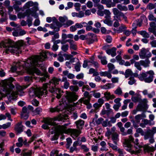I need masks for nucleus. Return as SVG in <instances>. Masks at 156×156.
Segmentation results:
<instances>
[{
	"instance_id": "38",
	"label": "nucleus",
	"mask_w": 156,
	"mask_h": 156,
	"mask_svg": "<svg viewBox=\"0 0 156 156\" xmlns=\"http://www.w3.org/2000/svg\"><path fill=\"white\" fill-rule=\"evenodd\" d=\"M36 3H34L32 1H29L27 2L24 5L26 8H29L30 7H32L36 5Z\"/></svg>"
},
{
	"instance_id": "27",
	"label": "nucleus",
	"mask_w": 156,
	"mask_h": 156,
	"mask_svg": "<svg viewBox=\"0 0 156 156\" xmlns=\"http://www.w3.org/2000/svg\"><path fill=\"white\" fill-rule=\"evenodd\" d=\"M138 142V139H136L135 140V141H134L133 142L136 144V145L135 146V147L137 149H138L139 148V149H138L136 151L137 152V153H139L141 151V148L142 147L141 146L138 145L139 144Z\"/></svg>"
},
{
	"instance_id": "45",
	"label": "nucleus",
	"mask_w": 156,
	"mask_h": 156,
	"mask_svg": "<svg viewBox=\"0 0 156 156\" xmlns=\"http://www.w3.org/2000/svg\"><path fill=\"white\" fill-rule=\"evenodd\" d=\"M87 23L85 22H82L80 23H76L75 25L76 27V29L77 28H81L83 26V25L86 24Z\"/></svg>"
},
{
	"instance_id": "22",
	"label": "nucleus",
	"mask_w": 156,
	"mask_h": 156,
	"mask_svg": "<svg viewBox=\"0 0 156 156\" xmlns=\"http://www.w3.org/2000/svg\"><path fill=\"white\" fill-rule=\"evenodd\" d=\"M104 97L107 100L109 99H112L115 98L114 95L113 94H111L110 92L107 91L104 93Z\"/></svg>"
},
{
	"instance_id": "2",
	"label": "nucleus",
	"mask_w": 156,
	"mask_h": 156,
	"mask_svg": "<svg viewBox=\"0 0 156 156\" xmlns=\"http://www.w3.org/2000/svg\"><path fill=\"white\" fill-rule=\"evenodd\" d=\"M13 79L11 78L10 79L4 80L2 81L0 83L1 86V89L3 91H5L7 94H11L9 97V99H15L17 95L22 96L24 94L23 91V89L27 88L28 86H24L23 87L19 85H16V89L17 92H14L12 90V88H14V86L12 84Z\"/></svg>"
},
{
	"instance_id": "19",
	"label": "nucleus",
	"mask_w": 156,
	"mask_h": 156,
	"mask_svg": "<svg viewBox=\"0 0 156 156\" xmlns=\"http://www.w3.org/2000/svg\"><path fill=\"white\" fill-rule=\"evenodd\" d=\"M99 74L101 76H106L108 79H111L112 76L111 72L108 71L104 72L101 71L99 73Z\"/></svg>"
},
{
	"instance_id": "10",
	"label": "nucleus",
	"mask_w": 156,
	"mask_h": 156,
	"mask_svg": "<svg viewBox=\"0 0 156 156\" xmlns=\"http://www.w3.org/2000/svg\"><path fill=\"white\" fill-rule=\"evenodd\" d=\"M66 98L69 102L74 101L77 99L78 96L74 93H71L66 91Z\"/></svg>"
},
{
	"instance_id": "20",
	"label": "nucleus",
	"mask_w": 156,
	"mask_h": 156,
	"mask_svg": "<svg viewBox=\"0 0 156 156\" xmlns=\"http://www.w3.org/2000/svg\"><path fill=\"white\" fill-rule=\"evenodd\" d=\"M146 117L145 114L143 113L141 114H138L136 115L135 117V121L137 123H139L142 118H145Z\"/></svg>"
},
{
	"instance_id": "40",
	"label": "nucleus",
	"mask_w": 156,
	"mask_h": 156,
	"mask_svg": "<svg viewBox=\"0 0 156 156\" xmlns=\"http://www.w3.org/2000/svg\"><path fill=\"white\" fill-rule=\"evenodd\" d=\"M21 155L22 156H31L32 151H30L28 152H24V150H23Z\"/></svg>"
},
{
	"instance_id": "37",
	"label": "nucleus",
	"mask_w": 156,
	"mask_h": 156,
	"mask_svg": "<svg viewBox=\"0 0 156 156\" xmlns=\"http://www.w3.org/2000/svg\"><path fill=\"white\" fill-rule=\"evenodd\" d=\"M16 145L18 147H21L23 145V140L21 137H20L18 139V142L16 143Z\"/></svg>"
},
{
	"instance_id": "24",
	"label": "nucleus",
	"mask_w": 156,
	"mask_h": 156,
	"mask_svg": "<svg viewBox=\"0 0 156 156\" xmlns=\"http://www.w3.org/2000/svg\"><path fill=\"white\" fill-rule=\"evenodd\" d=\"M75 123L76 125L77 128L79 129H80V127L84 125V121L80 119L75 122Z\"/></svg>"
},
{
	"instance_id": "48",
	"label": "nucleus",
	"mask_w": 156,
	"mask_h": 156,
	"mask_svg": "<svg viewBox=\"0 0 156 156\" xmlns=\"http://www.w3.org/2000/svg\"><path fill=\"white\" fill-rule=\"evenodd\" d=\"M114 93L116 94L121 95L122 94V92L121 89L120 87H119L115 90Z\"/></svg>"
},
{
	"instance_id": "43",
	"label": "nucleus",
	"mask_w": 156,
	"mask_h": 156,
	"mask_svg": "<svg viewBox=\"0 0 156 156\" xmlns=\"http://www.w3.org/2000/svg\"><path fill=\"white\" fill-rule=\"evenodd\" d=\"M107 67L108 68V70L111 72L113 69L115 68V66L112 64L109 63L107 65Z\"/></svg>"
},
{
	"instance_id": "46",
	"label": "nucleus",
	"mask_w": 156,
	"mask_h": 156,
	"mask_svg": "<svg viewBox=\"0 0 156 156\" xmlns=\"http://www.w3.org/2000/svg\"><path fill=\"white\" fill-rule=\"evenodd\" d=\"M106 5L107 7L109 8L115 6V4H113L111 0H110L109 1L107 2Z\"/></svg>"
},
{
	"instance_id": "12",
	"label": "nucleus",
	"mask_w": 156,
	"mask_h": 156,
	"mask_svg": "<svg viewBox=\"0 0 156 156\" xmlns=\"http://www.w3.org/2000/svg\"><path fill=\"white\" fill-rule=\"evenodd\" d=\"M134 139L131 136H129V138L128 139L126 140L125 141V146L128 148L126 150L130 151V148L131 147V142H133Z\"/></svg>"
},
{
	"instance_id": "63",
	"label": "nucleus",
	"mask_w": 156,
	"mask_h": 156,
	"mask_svg": "<svg viewBox=\"0 0 156 156\" xmlns=\"http://www.w3.org/2000/svg\"><path fill=\"white\" fill-rule=\"evenodd\" d=\"M121 106V103L118 104H115L113 106V108L116 111L118 110L119 108Z\"/></svg>"
},
{
	"instance_id": "21",
	"label": "nucleus",
	"mask_w": 156,
	"mask_h": 156,
	"mask_svg": "<svg viewBox=\"0 0 156 156\" xmlns=\"http://www.w3.org/2000/svg\"><path fill=\"white\" fill-rule=\"evenodd\" d=\"M62 76H66L69 79H73L75 77V76L74 74L69 73L68 70L64 71L62 72Z\"/></svg>"
},
{
	"instance_id": "25",
	"label": "nucleus",
	"mask_w": 156,
	"mask_h": 156,
	"mask_svg": "<svg viewBox=\"0 0 156 156\" xmlns=\"http://www.w3.org/2000/svg\"><path fill=\"white\" fill-rule=\"evenodd\" d=\"M140 62L141 65L143 66L144 67L149 66L150 62L148 59H146L145 60H140Z\"/></svg>"
},
{
	"instance_id": "36",
	"label": "nucleus",
	"mask_w": 156,
	"mask_h": 156,
	"mask_svg": "<svg viewBox=\"0 0 156 156\" xmlns=\"http://www.w3.org/2000/svg\"><path fill=\"white\" fill-rule=\"evenodd\" d=\"M139 33L145 38H148L149 37V35L146 31L144 30L140 31H139Z\"/></svg>"
},
{
	"instance_id": "61",
	"label": "nucleus",
	"mask_w": 156,
	"mask_h": 156,
	"mask_svg": "<svg viewBox=\"0 0 156 156\" xmlns=\"http://www.w3.org/2000/svg\"><path fill=\"white\" fill-rule=\"evenodd\" d=\"M11 125V123L10 122H8L6 124L3 125V129H6L10 127Z\"/></svg>"
},
{
	"instance_id": "58",
	"label": "nucleus",
	"mask_w": 156,
	"mask_h": 156,
	"mask_svg": "<svg viewBox=\"0 0 156 156\" xmlns=\"http://www.w3.org/2000/svg\"><path fill=\"white\" fill-rule=\"evenodd\" d=\"M119 78L118 77L111 78V81L113 83H118L119 82Z\"/></svg>"
},
{
	"instance_id": "64",
	"label": "nucleus",
	"mask_w": 156,
	"mask_h": 156,
	"mask_svg": "<svg viewBox=\"0 0 156 156\" xmlns=\"http://www.w3.org/2000/svg\"><path fill=\"white\" fill-rule=\"evenodd\" d=\"M42 111V109L40 107L37 108L35 110L34 112L36 114H39Z\"/></svg>"
},
{
	"instance_id": "54",
	"label": "nucleus",
	"mask_w": 156,
	"mask_h": 156,
	"mask_svg": "<svg viewBox=\"0 0 156 156\" xmlns=\"http://www.w3.org/2000/svg\"><path fill=\"white\" fill-rule=\"evenodd\" d=\"M117 152L119 153L118 156H124V155L126 154L125 152L120 149H118Z\"/></svg>"
},
{
	"instance_id": "32",
	"label": "nucleus",
	"mask_w": 156,
	"mask_h": 156,
	"mask_svg": "<svg viewBox=\"0 0 156 156\" xmlns=\"http://www.w3.org/2000/svg\"><path fill=\"white\" fill-rule=\"evenodd\" d=\"M0 14L2 16H5L6 15L5 10L3 9V7L2 6V3L1 2H0Z\"/></svg>"
},
{
	"instance_id": "7",
	"label": "nucleus",
	"mask_w": 156,
	"mask_h": 156,
	"mask_svg": "<svg viewBox=\"0 0 156 156\" xmlns=\"http://www.w3.org/2000/svg\"><path fill=\"white\" fill-rule=\"evenodd\" d=\"M81 132L80 129H68L65 131V133L69 134L74 139L77 137L81 133Z\"/></svg>"
},
{
	"instance_id": "31",
	"label": "nucleus",
	"mask_w": 156,
	"mask_h": 156,
	"mask_svg": "<svg viewBox=\"0 0 156 156\" xmlns=\"http://www.w3.org/2000/svg\"><path fill=\"white\" fill-rule=\"evenodd\" d=\"M143 148L145 151H153L154 150L153 147H151L148 145H145Z\"/></svg>"
},
{
	"instance_id": "60",
	"label": "nucleus",
	"mask_w": 156,
	"mask_h": 156,
	"mask_svg": "<svg viewBox=\"0 0 156 156\" xmlns=\"http://www.w3.org/2000/svg\"><path fill=\"white\" fill-rule=\"evenodd\" d=\"M59 37V35L58 34V33H55L52 37V41L54 42L55 40L56 39H58Z\"/></svg>"
},
{
	"instance_id": "6",
	"label": "nucleus",
	"mask_w": 156,
	"mask_h": 156,
	"mask_svg": "<svg viewBox=\"0 0 156 156\" xmlns=\"http://www.w3.org/2000/svg\"><path fill=\"white\" fill-rule=\"evenodd\" d=\"M52 22L49 25L50 28L55 31H58L59 28L62 27V24L58 22L55 17H49V23Z\"/></svg>"
},
{
	"instance_id": "33",
	"label": "nucleus",
	"mask_w": 156,
	"mask_h": 156,
	"mask_svg": "<svg viewBox=\"0 0 156 156\" xmlns=\"http://www.w3.org/2000/svg\"><path fill=\"white\" fill-rule=\"evenodd\" d=\"M117 8L121 11H126L128 8L126 6L122 5L120 4H118L117 5Z\"/></svg>"
},
{
	"instance_id": "62",
	"label": "nucleus",
	"mask_w": 156,
	"mask_h": 156,
	"mask_svg": "<svg viewBox=\"0 0 156 156\" xmlns=\"http://www.w3.org/2000/svg\"><path fill=\"white\" fill-rule=\"evenodd\" d=\"M67 119V117H64L63 115H61L58 117L57 120L58 121H64V120H66Z\"/></svg>"
},
{
	"instance_id": "13",
	"label": "nucleus",
	"mask_w": 156,
	"mask_h": 156,
	"mask_svg": "<svg viewBox=\"0 0 156 156\" xmlns=\"http://www.w3.org/2000/svg\"><path fill=\"white\" fill-rule=\"evenodd\" d=\"M95 35L90 33H89L86 35V40L89 44L93 43L96 38Z\"/></svg>"
},
{
	"instance_id": "34",
	"label": "nucleus",
	"mask_w": 156,
	"mask_h": 156,
	"mask_svg": "<svg viewBox=\"0 0 156 156\" xmlns=\"http://www.w3.org/2000/svg\"><path fill=\"white\" fill-rule=\"evenodd\" d=\"M98 57L101 59V62L103 65H106L107 63V61L105 56H99Z\"/></svg>"
},
{
	"instance_id": "4",
	"label": "nucleus",
	"mask_w": 156,
	"mask_h": 156,
	"mask_svg": "<svg viewBox=\"0 0 156 156\" xmlns=\"http://www.w3.org/2000/svg\"><path fill=\"white\" fill-rule=\"evenodd\" d=\"M154 73L152 70L145 73L142 72L139 75L137 73H133L131 69H127L125 73V77L128 78L129 76H133L135 77H138L141 81H144L146 83H150L153 81L154 75Z\"/></svg>"
},
{
	"instance_id": "1",
	"label": "nucleus",
	"mask_w": 156,
	"mask_h": 156,
	"mask_svg": "<svg viewBox=\"0 0 156 156\" xmlns=\"http://www.w3.org/2000/svg\"><path fill=\"white\" fill-rule=\"evenodd\" d=\"M46 53L43 52L40 55L33 56L27 59L26 62H18L15 66L11 67V71L18 75L23 74L25 70H26L30 74L34 75V73H36L38 75H42V73L36 67H42V62L47 58Z\"/></svg>"
},
{
	"instance_id": "39",
	"label": "nucleus",
	"mask_w": 156,
	"mask_h": 156,
	"mask_svg": "<svg viewBox=\"0 0 156 156\" xmlns=\"http://www.w3.org/2000/svg\"><path fill=\"white\" fill-rule=\"evenodd\" d=\"M91 92L93 93V96L95 98H99L101 97V94L99 92H97L95 90H93Z\"/></svg>"
},
{
	"instance_id": "14",
	"label": "nucleus",
	"mask_w": 156,
	"mask_h": 156,
	"mask_svg": "<svg viewBox=\"0 0 156 156\" xmlns=\"http://www.w3.org/2000/svg\"><path fill=\"white\" fill-rule=\"evenodd\" d=\"M113 14L114 15V16L115 20H120V19L119 14L121 12H120L116 8H114L112 9Z\"/></svg>"
},
{
	"instance_id": "3",
	"label": "nucleus",
	"mask_w": 156,
	"mask_h": 156,
	"mask_svg": "<svg viewBox=\"0 0 156 156\" xmlns=\"http://www.w3.org/2000/svg\"><path fill=\"white\" fill-rule=\"evenodd\" d=\"M24 44V42L22 40L15 43L13 41L8 40L1 43L0 46L1 48L3 47L4 48V51L6 53L10 52L12 53L17 54L21 52L20 50V47L23 46Z\"/></svg>"
},
{
	"instance_id": "15",
	"label": "nucleus",
	"mask_w": 156,
	"mask_h": 156,
	"mask_svg": "<svg viewBox=\"0 0 156 156\" xmlns=\"http://www.w3.org/2000/svg\"><path fill=\"white\" fill-rule=\"evenodd\" d=\"M116 48L115 47H113L112 48L106 50V53L108 55H111L112 57H114L116 55Z\"/></svg>"
},
{
	"instance_id": "59",
	"label": "nucleus",
	"mask_w": 156,
	"mask_h": 156,
	"mask_svg": "<svg viewBox=\"0 0 156 156\" xmlns=\"http://www.w3.org/2000/svg\"><path fill=\"white\" fill-rule=\"evenodd\" d=\"M69 45L68 44H65L63 45L61 47L62 50L64 52L67 51L68 49Z\"/></svg>"
},
{
	"instance_id": "51",
	"label": "nucleus",
	"mask_w": 156,
	"mask_h": 156,
	"mask_svg": "<svg viewBox=\"0 0 156 156\" xmlns=\"http://www.w3.org/2000/svg\"><path fill=\"white\" fill-rule=\"evenodd\" d=\"M154 8V4H153L151 3H149L147 6V9L150 10H152Z\"/></svg>"
},
{
	"instance_id": "56",
	"label": "nucleus",
	"mask_w": 156,
	"mask_h": 156,
	"mask_svg": "<svg viewBox=\"0 0 156 156\" xmlns=\"http://www.w3.org/2000/svg\"><path fill=\"white\" fill-rule=\"evenodd\" d=\"M58 60L60 62H63L64 60V58L62 55L61 53L58 54Z\"/></svg>"
},
{
	"instance_id": "30",
	"label": "nucleus",
	"mask_w": 156,
	"mask_h": 156,
	"mask_svg": "<svg viewBox=\"0 0 156 156\" xmlns=\"http://www.w3.org/2000/svg\"><path fill=\"white\" fill-rule=\"evenodd\" d=\"M58 20L61 23L64 24L65 23L64 22L68 20V17L66 16H59L58 18Z\"/></svg>"
},
{
	"instance_id": "57",
	"label": "nucleus",
	"mask_w": 156,
	"mask_h": 156,
	"mask_svg": "<svg viewBox=\"0 0 156 156\" xmlns=\"http://www.w3.org/2000/svg\"><path fill=\"white\" fill-rule=\"evenodd\" d=\"M126 29V26L123 24H122L119 28L118 31L119 32H122L124 30Z\"/></svg>"
},
{
	"instance_id": "52",
	"label": "nucleus",
	"mask_w": 156,
	"mask_h": 156,
	"mask_svg": "<svg viewBox=\"0 0 156 156\" xmlns=\"http://www.w3.org/2000/svg\"><path fill=\"white\" fill-rule=\"evenodd\" d=\"M59 81V80L58 79L54 77L51 80V82L53 83L55 85H56L58 83Z\"/></svg>"
},
{
	"instance_id": "16",
	"label": "nucleus",
	"mask_w": 156,
	"mask_h": 156,
	"mask_svg": "<svg viewBox=\"0 0 156 156\" xmlns=\"http://www.w3.org/2000/svg\"><path fill=\"white\" fill-rule=\"evenodd\" d=\"M22 122H19L15 126V130L18 133H20L23 131V126L22 125Z\"/></svg>"
},
{
	"instance_id": "26",
	"label": "nucleus",
	"mask_w": 156,
	"mask_h": 156,
	"mask_svg": "<svg viewBox=\"0 0 156 156\" xmlns=\"http://www.w3.org/2000/svg\"><path fill=\"white\" fill-rule=\"evenodd\" d=\"M118 136V134L116 132L114 133L112 136V140L115 144H117V142L119 140Z\"/></svg>"
},
{
	"instance_id": "8",
	"label": "nucleus",
	"mask_w": 156,
	"mask_h": 156,
	"mask_svg": "<svg viewBox=\"0 0 156 156\" xmlns=\"http://www.w3.org/2000/svg\"><path fill=\"white\" fill-rule=\"evenodd\" d=\"M70 124V123H69L65 124L63 125H57L56 126L55 132L57 133L58 135L59 134H62L64 133H65V131L68 129H67L66 126Z\"/></svg>"
},
{
	"instance_id": "50",
	"label": "nucleus",
	"mask_w": 156,
	"mask_h": 156,
	"mask_svg": "<svg viewBox=\"0 0 156 156\" xmlns=\"http://www.w3.org/2000/svg\"><path fill=\"white\" fill-rule=\"evenodd\" d=\"M80 147L81 149L84 152H88L89 150V149L87 147L86 145L84 144L81 145Z\"/></svg>"
},
{
	"instance_id": "44",
	"label": "nucleus",
	"mask_w": 156,
	"mask_h": 156,
	"mask_svg": "<svg viewBox=\"0 0 156 156\" xmlns=\"http://www.w3.org/2000/svg\"><path fill=\"white\" fill-rule=\"evenodd\" d=\"M101 33L105 34H108L111 32L109 30H107L106 28L104 27H101Z\"/></svg>"
},
{
	"instance_id": "18",
	"label": "nucleus",
	"mask_w": 156,
	"mask_h": 156,
	"mask_svg": "<svg viewBox=\"0 0 156 156\" xmlns=\"http://www.w3.org/2000/svg\"><path fill=\"white\" fill-rule=\"evenodd\" d=\"M42 122L44 123V124L42 125L41 127L44 129H48L49 128V119L48 118H44Z\"/></svg>"
},
{
	"instance_id": "23",
	"label": "nucleus",
	"mask_w": 156,
	"mask_h": 156,
	"mask_svg": "<svg viewBox=\"0 0 156 156\" xmlns=\"http://www.w3.org/2000/svg\"><path fill=\"white\" fill-rule=\"evenodd\" d=\"M150 27L149 28V31L151 32L156 30V24L154 22H152L150 23Z\"/></svg>"
},
{
	"instance_id": "55",
	"label": "nucleus",
	"mask_w": 156,
	"mask_h": 156,
	"mask_svg": "<svg viewBox=\"0 0 156 156\" xmlns=\"http://www.w3.org/2000/svg\"><path fill=\"white\" fill-rule=\"evenodd\" d=\"M81 65L79 62H77L75 65V68L77 72H79L80 71V67Z\"/></svg>"
},
{
	"instance_id": "53",
	"label": "nucleus",
	"mask_w": 156,
	"mask_h": 156,
	"mask_svg": "<svg viewBox=\"0 0 156 156\" xmlns=\"http://www.w3.org/2000/svg\"><path fill=\"white\" fill-rule=\"evenodd\" d=\"M81 5L79 3L76 2L74 4V7H75V9L77 11H79L80 10V7Z\"/></svg>"
},
{
	"instance_id": "28",
	"label": "nucleus",
	"mask_w": 156,
	"mask_h": 156,
	"mask_svg": "<svg viewBox=\"0 0 156 156\" xmlns=\"http://www.w3.org/2000/svg\"><path fill=\"white\" fill-rule=\"evenodd\" d=\"M105 19L103 20V22L108 26H112L113 23V21L111 20V17L110 18H105Z\"/></svg>"
},
{
	"instance_id": "47",
	"label": "nucleus",
	"mask_w": 156,
	"mask_h": 156,
	"mask_svg": "<svg viewBox=\"0 0 156 156\" xmlns=\"http://www.w3.org/2000/svg\"><path fill=\"white\" fill-rule=\"evenodd\" d=\"M112 84L110 83H108L104 85L101 86V87L102 89H108L111 88Z\"/></svg>"
},
{
	"instance_id": "17",
	"label": "nucleus",
	"mask_w": 156,
	"mask_h": 156,
	"mask_svg": "<svg viewBox=\"0 0 156 156\" xmlns=\"http://www.w3.org/2000/svg\"><path fill=\"white\" fill-rule=\"evenodd\" d=\"M107 131L105 133V135L106 136L108 137V138H109L111 135L112 136L113 134L115 132L116 128L114 126L111 128V130L108 128H107Z\"/></svg>"
},
{
	"instance_id": "49",
	"label": "nucleus",
	"mask_w": 156,
	"mask_h": 156,
	"mask_svg": "<svg viewBox=\"0 0 156 156\" xmlns=\"http://www.w3.org/2000/svg\"><path fill=\"white\" fill-rule=\"evenodd\" d=\"M67 143L66 144L67 148H69L72 143V139L70 138H68L66 139Z\"/></svg>"
},
{
	"instance_id": "35",
	"label": "nucleus",
	"mask_w": 156,
	"mask_h": 156,
	"mask_svg": "<svg viewBox=\"0 0 156 156\" xmlns=\"http://www.w3.org/2000/svg\"><path fill=\"white\" fill-rule=\"evenodd\" d=\"M102 126L104 127H106L108 125L109 127L112 126V125L110 123V122L108 121L107 119H106L105 120L103 121L102 123Z\"/></svg>"
},
{
	"instance_id": "29",
	"label": "nucleus",
	"mask_w": 156,
	"mask_h": 156,
	"mask_svg": "<svg viewBox=\"0 0 156 156\" xmlns=\"http://www.w3.org/2000/svg\"><path fill=\"white\" fill-rule=\"evenodd\" d=\"M66 22V23L64 24H62V26H64V27H67L70 25L74 24V22L73 21L70 20H67Z\"/></svg>"
},
{
	"instance_id": "9",
	"label": "nucleus",
	"mask_w": 156,
	"mask_h": 156,
	"mask_svg": "<svg viewBox=\"0 0 156 156\" xmlns=\"http://www.w3.org/2000/svg\"><path fill=\"white\" fill-rule=\"evenodd\" d=\"M139 55L141 58L144 59L150 57L151 56V54L147 49L142 48L140 50Z\"/></svg>"
},
{
	"instance_id": "5",
	"label": "nucleus",
	"mask_w": 156,
	"mask_h": 156,
	"mask_svg": "<svg viewBox=\"0 0 156 156\" xmlns=\"http://www.w3.org/2000/svg\"><path fill=\"white\" fill-rule=\"evenodd\" d=\"M47 87V84H45L43 85L42 88H37L36 89L31 88L29 91V95L30 97L35 95L39 98L42 95L45 96L48 94V91L46 90Z\"/></svg>"
},
{
	"instance_id": "41",
	"label": "nucleus",
	"mask_w": 156,
	"mask_h": 156,
	"mask_svg": "<svg viewBox=\"0 0 156 156\" xmlns=\"http://www.w3.org/2000/svg\"><path fill=\"white\" fill-rule=\"evenodd\" d=\"M141 63L139 62H135L134 66L139 71H141L142 69V67L140 66Z\"/></svg>"
},
{
	"instance_id": "11",
	"label": "nucleus",
	"mask_w": 156,
	"mask_h": 156,
	"mask_svg": "<svg viewBox=\"0 0 156 156\" xmlns=\"http://www.w3.org/2000/svg\"><path fill=\"white\" fill-rule=\"evenodd\" d=\"M49 91L52 93L53 95L56 97L58 99L61 98L62 94L63 93L60 89L57 88L56 87L52 88L51 90H49Z\"/></svg>"
},
{
	"instance_id": "42",
	"label": "nucleus",
	"mask_w": 156,
	"mask_h": 156,
	"mask_svg": "<svg viewBox=\"0 0 156 156\" xmlns=\"http://www.w3.org/2000/svg\"><path fill=\"white\" fill-rule=\"evenodd\" d=\"M104 14H105L106 16L105 18L111 17V13L109 10L105 9L104 10Z\"/></svg>"
}]
</instances>
